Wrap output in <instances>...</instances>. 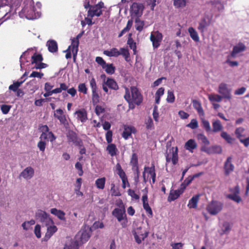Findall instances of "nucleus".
<instances>
[{"instance_id": "nucleus-1", "label": "nucleus", "mask_w": 249, "mask_h": 249, "mask_svg": "<svg viewBox=\"0 0 249 249\" xmlns=\"http://www.w3.org/2000/svg\"><path fill=\"white\" fill-rule=\"evenodd\" d=\"M130 89V91L128 88H125L124 98L128 103L129 106H133V107L132 108H134V105L138 106L142 103L143 97L137 87L132 86Z\"/></svg>"}, {"instance_id": "nucleus-2", "label": "nucleus", "mask_w": 249, "mask_h": 249, "mask_svg": "<svg viewBox=\"0 0 249 249\" xmlns=\"http://www.w3.org/2000/svg\"><path fill=\"white\" fill-rule=\"evenodd\" d=\"M112 215L115 216L118 221L121 222L122 228H125L127 226V219L125 213V210L123 208H115L112 211Z\"/></svg>"}, {"instance_id": "nucleus-3", "label": "nucleus", "mask_w": 249, "mask_h": 249, "mask_svg": "<svg viewBox=\"0 0 249 249\" xmlns=\"http://www.w3.org/2000/svg\"><path fill=\"white\" fill-rule=\"evenodd\" d=\"M223 207V204L222 202L212 200L207 206L206 210L211 215H214L222 211Z\"/></svg>"}, {"instance_id": "nucleus-4", "label": "nucleus", "mask_w": 249, "mask_h": 249, "mask_svg": "<svg viewBox=\"0 0 249 249\" xmlns=\"http://www.w3.org/2000/svg\"><path fill=\"white\" fill-rule=\"evenodd\" d=\"M104 3L100 1L97 4L92 5L88 11V16L92 18L94 16L100 17L103 13L102 8L104 7Z\"/></svg>"}, {"instance_id": "nucleus-5", "label": "nucleus", "mask_w": 249, "mask_h": 249, "mask_svg": "<svg viewBox=\"0 0 249 249\" xmlns=\"http://www.w3.org/2000/svg\"><path fill=\"white\" fill-rule=\"evenodd\" d=\"M36 217L37 220L46 226L53 223V220L49 217V215L41 210H38L36 213Z\"/></svg>"}, {"instance_id": "nucleus-6", "label": "nucleus", "mask_w": 249, "mask_h": 249, "mask_svg": "<svg viewBox=\"0 0 249 249\" xmlns=\"http://www.w3.org/2000/svg\"><path fill=\"white\" fill-rule=\"evenodd\" d=\"M89 83L92 91V101L93 104L95 105L99 102L100 98L95 79L94 78H92L90 80Z\"/></svg>"}, {"instance_id": "nucleus-7", "label": "nucleus", "mask_w": 249, "mask_h": 249, "mask_svg": "<svg viewBox=\"0 0 249 249\" xmlns=\"http://www.w3.org/2000/svg\"><path fill=\"white\" fill-rule=\"evenodd\" d=\"M116 171L117 172V174L121 178L122 181V187L124 189L126 187V184L127 186H129V183L128 181L127 178L124 171L122 168L121 165L119 163H117L115 166Z\"/></svg>"}, {"instance_id": "nucleus-8", "label": "nucleus", "mask_w": 249, "mask_h": 249, "mask_svg": "<svg viewBox=\"0 0 249 249\" xmlns=\"http://www.w3.org/2000/svg\"><path fill=\"white\" fill-rule=\"evenodd\" d=\"M53 116L57 119L61 124L64 126L67 127L69 125L68 122L66 119V115L64 114L63 110L61 109H57L54 112Z\"/></svg>"}, {"instance_id": "nucleus-9", "label": "nucleus", "mask_w": 249, "mask_h": 249, "mask_svg": "<svg viewBox=\"0 0 249 249\" xmlns=\"http://www.w3.org/2000/svg\"><path fill=\"white\" fill-rule=\"evenodd\" d=\"M143 6L141 3L133 2L130 7L131 16L139 17L142 15Z\"/></svg>"}, {"instance_id": "nucleus-10", "label": "nucleus", "mask_w": 249, "mask_h": 249, "mask_svg": "<svg viewBox=\"0 0 249 249\" xmlns=\"http://www.w3.org/2000/svg\"><path fill=\"white\" fill-rule=\"evenodd\" d=\"M91 228L89 227L82 230L79 232V233H81L79 237L80 243L84 244L88 241L91 236Z\"/></svg>"}, {"instance_id": "nucleus-11", "label": "nucleus", "mask_w": 249, "mask_h": 249, "mask_svg": "<svg viewBox=\"0 0 249 249\" xmlns=\"http://www.w3.org/2000/svg\"><path fill=\"white\" fill-rule=\"evenodd\" d=\"M232 159L231 157H228L224 162V171L226 176H229L234 170V166L232 163Z\"/></svg>"}, {"instance_id": "nucleus-12", "label": "nucleus", "mask_w": 249, "mask_h": 249, "mask_svg": "<svg viewBox=\"0 0 249 249\" xmlns=\"http://www.w3.org/2000/svg\"><path fill=\"white\" fill-rule=\"evenodd\" d=\"M218 92L222 95L223 98L231 99V90L228 88L226 84L222 83L219 85Z\"/></svg>"}, {"instance_id": "nucleus-13", "label": "nucleus", "mask_w": 249, "mask_h": 249, "mask_svg": "<svg viewBox=\"0 0 249 249\" xmlns=\"http://www.w3.org/2000/svg\"><path fill=\"white\" fill-rule=\"evenodd\" d=\"M68 141L72 142L76 146L81 147L83 146V142L82 140L78 138L75 132H71L69 133L67 135Z\"/></svg>"}, {"instance_id": "nucleus-14", "label": "nucleus", "mask_w": 249, "mask_h": 249, "mask_svg": "<svg viewBox=\"0 0 249 249\" xmlns=\"http://www.w3.org/2000/svg\"><path fill=\"white\" fill-rule=\"evenodd\" d=\"M246 49V47L245 44L239 42L237 45L233 46L230 56L232 58H235L238 53L245 51Z\"/></svg>"}, {"instance_id": "nucleus-15", "label": "nucleus", "mask_w": 249, "mask_h": 249, "mask_svg": "<svg viewBox=\"0 0 249 249\" xmlns=\"http://www.w3.org/2000/svg\"><path fill=\"white\" fill-rule=\"evenodd\" d=\"M34 169L31 166L24 169L20 174L19 176L28 180L31 179L34 175Z\"/></svg>"}, {"instance_id": "nucleus-16", "label": "nucleus", "mask_w": 249, "mask_h": 249, "mask_svg": "<svg viewBox=\"0 0 249 249\" xmlns=\"http://www.w3.org/2000/svg\"><path fill=\"white\" fill-rule=\"evenodd\" d=\"M150 40L152 42L153 46L154 48H157L160 45V42L162 40V36L161 33H158L156 35L151 34L150 36Z\"/></svg>"}, {"instance_id": "nucleus-17", "label": "nucleus", "mask_w": 249, "mask_h": 249, "mask_svg": "<svg viewBox=\"0 0 249 249\" xmlns=\"http://www.w3.org/2000/svg\"><path fill=\"white\" fill-rule=\"evenodd\" d=\"M148 173L151 177H153L154 175H156L155 167L154 164H152L151 167H144V171L142 173V177L143 179V182L146 183L148 181V179L146 178L145 177V173Z\"/></svg>"}, {"instance_id": "nucleus-18", "label": "nucleus", "mask_w": 249, "mask_h": 249, "mask_svg": "<svg viewBox=\"0 0 249 249\" xmlns=\"http://www.w3.org/2000/svg\"><path fill=\"white\" fill-rule=\"evenodd\" d=\"M142 201L143 209L149 215V216L152 217L153 216V212L151 207L149 206L148 201V196L147 194L143 195L142 196Z\"/></svg>"}, {"instance_id": "nucleus-19", "label": "nucleus", "mask_w": 249, "mask_h": 249, "mask_svg": "<svg viewBox=\"0 0 249 249\" xmlns=\"http://www.w3.org/2000/svg\"><path fill=\"white\" fill-rule=\"evenodd\" d=\"M183 192L184 190L182 188L177 190H171L167 198L168 201L171 202L174 201L177 199Z\"/></svg>"}, {"instance_id": "nucleus-20", "label": "nucleus", "mask_w": 249, "mask_h": 249, "mask_svg": "<svg viewBox=\"0 0 249 249\" xmlns=\"http://www.w3.org/2000/svg\"><path fill=\"white\" fill-rule=\"evenodd\" d=\"M210 19L203 18L199 22V25L197 27V29L201 33H203L206 30L207 28L210 26Z\"/></svg>"}, {"instance_id": "nucleus-21", "label": "nucleus", "mask_w": 249, "mask_h": 249, "mask_svg": "<svg viewBox=\"0 0 249 249\" xmlns=\"http://www.w3.org/2000/svg\"><path fill=\"white\" fill-rule=\"evenodd\" d=\"M136 132V130L134 126L124 125L122 136L125 140H127L131 135L132 133H135Z\"/></svg>"}, {"instance_id": "nucleus-22", "label": "nucleus", "mask_w": 249, "mask_h": 249, "mask_svg": "<svg viewBox=\"0 0 249 249\" xmlns=\"http://www.w3.org/2000/svg\"><path fill=\"white\" fill-rule=\"evenodd\" d=\"M57 231V228L55 225L50 226L47 227V232L45 233V235L44 237L43 240L44 241H47Z\"/></svg>"}, {"instance_id": "nucleus-23", "label": "nucleus", "mask_w": 249, "mask_h": 249, "mask_svg": "<svg viewBox=\"0 0 249 249\" xmlns=\"http://www.w3.org/2000/svg\"><path fill=\"white\" fill-rule=\"evenodd\" d=\"M50 52L54 53L58 51V45L56 41L54 40H48L46 44Z\"/></svg>"}, {"instance_id": "nucleus-24", "label": "nucleus", "mask_w": 249, "mask_h": 249, "mask_svg": "<svg viewBox=\"0 0 249 249\" xmlns=\"http://www.w3.org/2000/svg\"><path fill=\"white\" fill-rule=\"evenodd\" d=\"M40 140L44 141L49 139L51 142H53L56 139V137L52 131L49 132L42 133L40 137Z\"/></svg>"}, {"instance_id": "nucleus-25", "label": "nucleus", "mask_w": 249, "mask_h": 249, "mask_svg": "<svg viewBox=\"0 0 249 249\" xmlns=\"http://www.w3.org/2000/svg\"><path fill=\"white\" fill-rule=\"evenodd\" d=\"M50 212L52 214L55 215L60 220L65 221V213L61 210H57L56 208H52L50 210Z\"/></svg>"}, {"instance_id": "nucleus-26", "label": "nucleus", "mask_w": 249, "mask_h": 249, "mask_svg": "<svg viewBox=\"0 0 249 249\" xmlns=\"http://www.w3.org/2000/svg\"><path fill=\"white\" fill-rule=\"evenodd\" d=\"M197 147V143L196 141L193 139L189 140L184 145V148L189 151L190 152H193V150Z\"/></svg>"}, {"instance_id": "nucleus-27", "label": "nucleus", "mask_w": 249, "mask_h": 249, "mask_svg": "<svg viewBox=\"0 0 249 249\" xmlns=\"http://www.w3.org/2000/svg\"><path fill=\"white\" fill-rule=\"evenodd\" d=\"M199 195H197L193 196L189 201L187 206L190 209H196L197 206V203L199 201Z\"/></svg>"}, {"instance_id": "nucleus-28", "label": "nucleus", "mask_w": 249, "mask_h": 249, "mask_svg": "<svg viewBox=\"0 0 249 249\" xmlns=\"http://www.w3.org/2000/svg\"><path fill=\"white\" fill-rule=\"evenodd\" d=\"M105 84L109 88L112 89L117 90L119 89V86L117 82L112 78H107L106 82H105Z\"/></svg>"}, {"instance_id": "nucleus-29", "label": "nucleus", "mask_w": 249, "mask_h": 249, "mask_svg": "<svg viewBox=\"0 0 249 249\" xmlns=\"http://www.w3.org/2000/svg\"><path fill=\"white\" fill-rule=\"evenodd\" d=\"M77 116V118L81 121V122H85L87 119V112L84 109L78 110L75 113Z\"/></svg>"}, {"instance_id": "nucleus-30", "label": "nucleus", "mask_w": 249, "mask_h": 249, "mask_svg": "<svg viewBox=\"0 0 249 249\" xmlns=\"http://www.w3.org/2000/svg\"><path fill=\"white\" fill-rule=\"evenodd\" d=\"M194 108L196 110L200 116H204V112L200 102L197 100H194L192 102Z\"/></svg>"}, {"instance_id": "nucleus-31", "label": "nucleus", "mask_w": 249, "mask_h": 249, "mask_svg": "<svg viewBox=\"0 0 249 249\" xmlns=\"http://www.w3.org/2000/svg\"><path fill=\"white\" fill-rule=\"evenodd\" d=\"M104 54L109 57H118L120 55V51L116 48H113L110 50H105Z\"/></svg>"}, {"instance_id": "nucleus-32", "label": "nucleus", "mask_w": 249, "mask_h": 249, "mask_svg": "<svg viewBox=\"0 0 249 249\" xmlns=\"http://www.w3.org/2000/svg\"><path fill=\"white\" fill-rule=\"evenodd\" d=\"M79 242L78 240L71 241L65 244L63 249H79Z\"/></svg>"}, {"instance_id": "nucleus-33", "label": "nucleus", "mask_w": 249, "mask_h": 249, "mask_svg": "<svg viewBox=\"0 0 249 249\" xmlns=\"http://www.w3.org/2000/svg\"><path fill=\"white\" fill-rule=\"evenodd\" d=\"M130 164L132 166V170H134V169H136L138 170V156L136 153H133L132 155Z\"/></svg>"}, {"instance_id": "nucleus-34", "label": "nucleus", "mask_w": 249, "mask_h": 249, "mask_svg": "<svg viewBox=\"0 0 249 249\" xmlns=\"http://www.w3.org/2000/svg\"><path fill=\"white\" fill-rule=\"evenodd\" d=\"M188 32L191 38L196 42L199 41V37L197 32L193 27L188 28Z\"/></svg>"}, {"instance_id": "nucleus-35", "label": "nucleus", "mask_w": 249, "mask_h": 249, "mask_svg": "<svg viewBox=\"0 0 249 249\" xmlns=\"http://www.w3.org/2000/svg\"><path fill=\"white\" fill-rule=\"evenodd\" d=\"M212 131L214 133L221 131L223 129V126L219 120L214 121L212 123Z\"/></svg>"}, {"instance_id": "nucleus-36", "label": "nucleus", "mask_w": 249, "mask_h": 249, "mask_svg": "<svg viewBox=\"0 0 249 249\" xmlns=\"http://www.w3.org/2000/svg\"><path fill=\"white\" fill-rule=\"evenodd\" d=\"M107 150L108 151V154L112 157L116 155L118 151L116 145L111 143L107 145Z\"/></svg>"}, {"instance_id": "nucleus-37", "label": "nucleus", "mask_w": 249, "mask_h": 249, "mask_svg": "<svg viewBox=\"0 0 249 249\" xmlns=\"http://www.w3.org/2000/svg\"><path fill=\"white\" fill-rule=\"evenodd\" d=\"M43 59V58L42 54L35 53L31 57V63L32 64H36L40 62H42Z\"/></svg>"}, {"instance_id": "nucleus-38", "label": "nucleus", "mask_w": 249, "mask_h": 249, "mask_svg": "<svg viewBox=\"0 0 249 249\" xmlns=\"http://www.w3.org/2000/svg\"><path fill=\"white\" fill-rule=\"evenodd\" d=\"M135 28L136 30L141 32L143 28L144 25V22L143 21L141 20L139 17H137L135 20Z\"/></svg>"}, {"instance_id": "nucleus-39", "label": "nucleus", "mask_w": 249, "mask_h": 249, "mask_svg": "<svg viewBox=\"0 0 249 249\" xmlns=\"http://www.w3.org/2000/svg\"><path fill=\"white\" fill-rule=\"evenodd\" d=\"M106 178L105 177L98 178L95 181V185L98 189L103 190L105 188Z\"/></svg>"}, {"instance_id": "nucleus-40", "label": "nucleus", "mask_w": 249, "mask_h": 249, "mask_svg": "<svg viewBox=\"0 0 249 249\" xmlns=\"http://www.w3.org/2000/svg\"><path fill=\"white\" fill-rule=\"evenodd\" d=\"M103 69H104L106 72L109 74H112L115 72V68L113 66L112 64H107L103 66Z\"/></svg>"}, {"instance_id": "nucleus-41", "label": "nucleus", "mask_w": 249, "mask_h": 249, "mask_svg": "<svg viewBox=\"0 0 249 249\" xmlns=\"http://www.w3.org/2000/svg\"><path fill=\"white\" fill-rule=\"evenodd\" d=\"M24 82V80L20 81H16L14 82L13 84L11 85L9 87V89L10 90L13 91L14 92H16L18 90L19 87L22 84V83Z\"/></svg>"}, {"instance_id": "nucleus-42", "label": "nucleus", "mask_w": 249, "mask_h": 249, "mask_svg": "<svg viewBox=\"0 0 249 249\" xmlns=\"http://www.w3.org/2000/svg\"><path fill=\"white\" fill-rule=\"evenodd\" d=\"M131 34H129L127 44L129 45V47L130 48V49L133 50L134 54H135L136 52V43L134 41L133 38L131 37Z\"/></svg>"}, {"instance_id": "nucleus-43", "label": "nucleus", "mask_w": 249, "mask_h": 249, "mask_svg": "<svg viewBox=\"0 0 249 249\" xmlns=\"http://www.w3.org/2000/svg\"><path fill=\"white\" fill-rule=\"evenodd\" d=\"M120 55H122L126 62L130 60V53L127 49L121 48L120 51Z\"/></svg>"}, {"instance_id": "nucleus-44", "label": "nucleus", "mask_w": 249, "mask_h": 249, "mask_svg": "<svg viewBox=\"0 0 249 249\" xmlns=\"http://www.w3.org/2000/svg\"><path fill=\"white\" fill-rule=\"evenodd\" d=\"M221 137L224 139L228 143H232L234 141V139L232 138L226 132L222 131L220 134Z\"/></svg>"}, {"instance_id": "nucleus-45", "label": "nucleus", "mask_w": 249, "mask_h": 249, "mask_svg": "<svg viewBox=\"0 0 249 249\" xmlns=\"http://www.w3.org/2000/svg\"><path fill=\"white\" fill-rule=\"evenodd\" d=\"M173 147L172 148V150H173ZM178 148L177 147H176L175 150L174 151L173 150L171 160L172 163L174 165H176L178 162Z\"/></svg>"}, {"instance_id": "nucleus-46", "label": "nucleus", "mask_w": 249, "mask_h": 249, "mask_svg": "<svg viewBox=\"0 0 249 249\" xmlns=\"http://www.w3.org/2000/svg\"><path fill=\"white\" fill-rule=\"evenodd\" d=\"M209 100L211 102H220L222 100V97L218 94H211L209 95Z\"/></svg>"}, {"instance_id": "nucleus-47", "label": "nucleus", "mask_w": 249, "mask_h": 249, "mask_svg": "<svg viewBox=\"0 0 249 249\" xmlns=\"http://www.w3.org/2000/svg\"><path fill=\"white\" fill-rule=\"evenodd\" d=\"M186 5V0H174V5L176 8L184 7Z\"/></svg>"}, {"instance_id": "nucleus-48", "label": "nucleus", "mask_w": 249, "mask_h": 249, "mask_svg": "<svg viewBox=\"0 0 249 249\" xmlns=\"http://www.w3.org/2000/svg\"><path fill=\"white\" fill-rule=\"evenodd\" d=\"M197 138L199 140H200L203 143H204L206 145H208L210 144V142L207 138V137L202 134H199L197 135Z\"/></svg>"}, {"instance_id": "nucleus-49", "label": "nucleus", "mask_w": 249, "mask_h": 249, "mask_svg": "<svg viewBox=\"0 0 249 249\" xmlns=\"http://www.w3.org/2000/svg\"><path fill=\"white\" fill-rule=\"evenodd\" d=\"M110 191L111 192L112 196H120L121 195L118 189L116 187L114 183L111 184Z\"/></svg>"}, {"instance_id": "nucleus-50", "label": "nucleus", "mask_w": 249, "mask_h": 249, "mask_svg": "<svg viewBox=\"0 0 249 249\" xmlns=\"http://www.w3.org/2000/svg\"><path fill=\"white\" fill-rule=\"evenodd\" d=\"M79 40H77L74 38L71 39V51L72 50H76L78 51V46H79Z\"/></svg>"}, {"instance_id": "nucleus-51", "label": "nucleus", "mask_w": 249, "mask_h": 249, "mask_svg": "<svg viewBox=\"0 0 249 249\" xmlns=\"http://www.w3.org/2000/svg\"><path fill=\"white\" fill-rule=\"evenodd\" d=\"M211 149H212V154H221L222 151V148L219 145L212 146Z\"/></svg>"}, {"instance_id": "nucleus-52", "label": "nucleus", "mask_w": 249, "mask_h": 249, "mask_svg": "<svg viewBox=\"0 0 249 249\" xmlns=\"http://www.w3.org/2000/svg\"><path fill=\"white\" fill-rule=\"evenodd\" d=\"M245 131V129L242 127H239L237 128L235 130V134L237 139H239L243 136L242 133Z\"/></svg>"}, {"instance_id": "nucleus-53", "label": "nucleus", "mask_w": 249, "mask_h": 249, "mask_svg": "<svg viewBox=\"0 0 249 249\" xmlns=\"http://www.w3.org/2000/svg\"><path fill=\"white\" fill-rule=\"evenodd\" d=\"M175 97L173 91L168 90L166 98L168 103H172L175 101Z\"/></svg>"}, {"instance_id": "nucleus-54", "label": "nucleus", "mask_w": 249, "mask_h": 249, "mask_svg": "<svg viewBox=\"0 0 249 249\" xmlns=\"http://www.w3.org/2000/svg\"><path fill=\"white\" fill-rule=\"evenodd\" d=\"M193 178L192 176L188 177L187 178H186L183 182L181 184V187L183 190L185 188L186 186L188 185L193 180Z\"/></svg>"}, {"instance_id": "nucleus-55", "label": "nucleus", "mask_w": 249, "mask_h": 249, "mask_svg": "<svg viewBox=\"0 0 249 249\" xmlns=\"http://www.w3.org/2000/svg\"><path fill=\"white\" fill-rule=\"evenodd\" d=\"M228 198L234 201L237 203H239L241 201V198L238 195H228Z\"/></svg>"}, {"instance_id": "nucleus-56", "label": "nucleus", "mask_w": 249, "mask_h": 249, "mask_svg": "<svg viewBox=\"0 0 249 249\" xmlns=\"http://www.w3.org/2000/svg\"><path fill=\"white\" fill-rule=\"evenodd\" d=\"M187 127H190L192 129H196V128L198 127V123H197V121L196 119H192L191 121V122L188 124H187L186 125Z\"/></svg>"}, {"instance_id": "nucleus-57", "label": "nucleus", "mask_w": 249, "mask_h": 249, "mask_svg": "<svg viewBox=\"0 0 249 249\" xmlns=\"http://www.w3.org/2000/svg\"><path fill=\"white\" fill-rule=\"evenodd\" d=\"M202 126L205 129L206 131L210 132L211 131V126L208 121L206 120H202Z\"/></svg>"}, {"instance_id": "nucleus-58", "label": "nucleus", "mask_w": 249, "mask_h": 249, "mask_svg": "<svg viewBox=\"0 0 249 249\" xmlns=\"http://www.w3.org/2000/svg\"><path fill=\"white\" fill-rule=\"evenodd\" d=\"M78 91L85 94L87 93L88 89L85 83L79 84L78 86Z\"/></svg>"}, {"instance_id": "nucleus-59", "label": "nucleus", "mask_w": 249, "mask_h": 249, "mask_svg": "<svg viewBox=\"0 0 249 249\" xmlns=\"http://www.w3.org/2000/svg\"><path fill=\"white\" fill-rule=\"evenodd\" d=\"M46 146V142L45 141L41 140L37 143V147L41 152H44Z\"/></svg>"}, {"instance_id": "nucleus-60", "label": "nucleus", "mask_w": 249, "mask_h": 249, "mask_svg": "<svg viewBox=\"0 0 249 249\" xmlns=\"http://www.w3.org/2000/svg\"><path fill=\"white\" fill-rule=\"evenodd\" d=\"M75 168L78 170V174L79 176H82L83 174L82 165L79 162H77L75 165Z\"/></svg>"}, {"instance_id": "nucleus-61", "label": "nucleus", "mask_w": 249, "mask_h": 249, "mask_svg": "<svg viewBox=\"0 0 249 249\" xmlns=\"http://www.w3.org/2000/svg\"><path fill=\"white\" fill-rule=\"evenodd\" d=\"M11 107V106L7 105H2L0 106L1 110L4 114H7L10 111Z\"/></svg>"}, {"instance_id": "nucleus-62", "label": "nucleus", "mask_w": 249, "mask_h": 249, "mask_svg": "<svg viewBox=\"0 0 249 249\" xmlns=\"http://www.w3.org/2000/svg\"><path fill=\"white\" fill-rule=\"evenodd\" d=\"M128 194L131 196V197L135 200H138L140 198V196L138 195L135 193V191L132 189H129L128 190Z\"/></svg>"}, {"instance_id": "nucleus-63", "label": "nucleus", "mask_w": 249, "mask_h": 249, "mask_svg": "<svg viewBox=\"0 0 249 249\" xmlns=\"http://www.w3.org/2000/svg\"><path fill=\"white\" fill-rule=\"evenodd\" d=\"M41 228L40 225H36L35 227V234L37 238H39L41 237V231H40Z\"/></svg>"}, {"instance_id": "nucleus-64", "label": "nucleus", "mask_w": 249, "mask_h": 249, "mask_svg": "<svg viewBox=\"0 0 249 249\" xmlns=\"http://www.w3.org/2000/svg\"><path fill=\"white\" fill-rule=\"evenodd\" d=\"M95 113L97 115H100L101 114L105 111V108L100 105H97L95 107Z\"/></svg>"}]
</instances>
